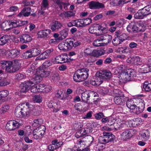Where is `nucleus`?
<instances>
[{"instance_id": "1", "label": "nucleus", "mask_w": 151, "mask_h": 151, "mask_svg": "<svg viewBox=\"0 0 151 151\" xmlns=\"http://www.w3.org/2000/svg\"><path fill=\"white\" fill-rule=\"evenodd\" d=\"M1 68L4 69L6 72L12 73L18 70L21 67V64L17 60L13 61H1L0 62Z\"/></svg>"}, {"instance_id": "2", "label": "nucleus", "mask_w": 151, "mask_h": 151, "mask_svg": "<svg viewBox=\"0 0 151 151\" xmlns=\"http://www.w3.org/2000/svg\"><path fill=\"white\" fill-rule=\"evenodd\" d=\"M28 103H22L19 104L16 108L15 114L18 118H28L30 115V110Z\"/></svg>"}, {"instance_id": "3", "label": "nucleus", "mask_w": 151, "mask_h": 151, "mask_svg": "<svg viewBox=\"0 0 151 151\" xmlns=\"http://www.w3.org/2000/svg\"><path fill=\"white\" fill-rule=\"evenodd\" d=\"M106 29V26L104 23L93 24L89 27L88 30L90 33L95 34L98 36L104 33V31Z\"/></svg>"}, {"instance_id": "4", "label": "nucleus", "mask_w": 151, "mask_h": 151, "mask_svg": "<svg viewBox=\"0 0 151 151\" xmlns=\"http://www.w3.org/2000/svg\"><path fill=\"white\" fill-rule=\"evenodd\" d=\"M87 70L82 69L77 70L74 74L73 78L76 82H80L86 80L88 77Z\"/></svg>"}, {"instance_id": "5", "label": "nucleus", "mask_w": 151, "mask_h": 151, "mask_svg": "<svg viewBox=\"0 0 151 151\" xmlns=\"http://www.w3.org/2000/svg\"><path fill=\"white\" fill-rule=\"evenodd\" d=\"M114 101L118 105H121L124 102V93L119 90L115 89L113 91Z\"/></svg>"}, {"instance_id": "6", "label": "nucleus", "mask_w": 151, "mask_h": 151, "mask_svg": "<svg viewBox=\"0 0 151 151\" xmlns=\"http://www.w3.org/2000/svg\"><path fill=\"white\" fill-rule=\"evenodd\" d=\"M103 136H101L99 137V143L102 144H105L111 141L114 137V135L109 132H104Z\"/></svg>"}, {"instance_id": "7", "label": "nucleus", "mask_w": 151, "mask_h": 151, "mask_svg": "<svg viewBox=\"0 0 151 151\" xmlns=\"http://www.w3.org/2000/svg\"><path fill=\"white\" fill-rule=\"evenodd\" d=\"M93 140V138L91 136H88L78 140L76 143L81 147H84L85 146H88L91 145Z\"/></svg>"}, {"instance_id": "8", "label": "nucleus", "mask_w": 151, "mask_h": 151, "mask_svg": "<svg viewBox=\"0 0 151 151\" xmlns=\"http://www.w3.org/2000/svg\"><path fill=\"white\" fill-rule=\"evenodd\" d=\"M45 130V128L44 125L40 126L34 130L33 133L34 138L36 140L41 138Z\"/></svg>"}, {"instance_id": "9", "label": "nucleus", "mask_w": 151, "mask_h": 151, "mask_svg": "<svg viewBox=\"0 0 151 151\" xmlns=\"http://www.w3.org/2000/svg\"><path fill=\"white\" fill-rule=\"evenodd\" d=\"M137 131L135 129H130L123 132L121 134V139L125 141L131 138L134 134H136Z\"/></svg>"}, {"instance_id": "10", "label": "nucleus", "mask_w": 151, "mask_h": 151, "mask_svg": "<svg viewBox=\"0 0 151 151\" xmlns=\"http://www.w3.org/2000/svg\"><path fill=\"white\" fill-rule=\"evenodd\" d=\"M19 122L15 120L9 121L6 125V129L7 130L12 131L18 128L21 125Z\"/></svg>"}, {"instance_id": "11", "label": "nucleus", "mask_w": 151, "mask_h": 151, "mask_svg": "<svg viewBox=\"0 0 151 151\" xmlns=\"http://www.w3.org/2000/svg\"><path fill=\"white\" fill-rule=\"evenodd\" d=\"M134 100L131 99L128 100L127 102V105L128 108L131 110V111L134 113L138 114L140 113L141 111L139 110L137 111L138 107L134 104Z\"/></svg>"}, {"instance_id": "12", "label": "nucleus", "mask_w": 151, "mask_h": 151, "mask_svg": "<svg viewBox=\"0 0 151 151\" xmlns=\"http://www.w3.org/2000/svg\"><path fill=\"white\" fill-rule=\"evenodd\" d=\"M81 98L82 101H88L91 96L96 97L98 96L97 93L93 91H86L81 93Z\"/></svg>"}, {"instance_id": "13", "label": "nucleus", "mask_w": 151, "mask_h": 151, "mask_svg": "<svg viewBox=\"0 0 151 151\" xmlns=\"http://www.w3.org/2000/svg\"><path fill=\"white\" fill-rule=\"evenodd\" d=\"M88 108V104L85 102L77 103L74 106L75 110L80 112L86 111Z\"/></svg>"}, {"instance_id": "14", "label": "nucleus", "mask_w": 151, "mask_h": 151, "mask_svg": "<svg viewBox=\"0 0 151 151\" xmlns=\"http://www.w3.org/2000/svg\"><path fill=\"white\" fill-rule=\"evenodd\" d=\"M63 144L62 142H58L57 139H55L52 142V144L48 147V150L56 149L60 147Z\"/></svg>"}, {"instance_id": "15", "label": "nucleus", "mask_w": 151, "mask_h": 151, "mask_svg": "<svg viewBox=\"0 0 151 151\" xmlns=\"http://www.w3.org/2000/svg\"><path fill=\"white\" fill-rule=\"evenodd\" d=\"M99 74L100 76L104 80L110 79L112 77V74L111 72L108 70H105L101 71Z\"/></svg>"}, {"instance_id": "16", "label": "nucleus", "mask_w": 151, "mask_h": 151, "mask_svg": "<svg viewBox=\"0 0 151 151\" xmlns=\"http://www.w3.org/2000/svg\"><path fill=\"white\" fill-rule=\"evenodd\" d=\"M104 80L99 74V76H96L95 78L91 80L90 83L93 85L99 86L103 83Z\"/></svg>"}, {"instance_id": "17", "label": "nucleus", "mask_w": 151, "mask_h": 151, "mask_svg": "<svg viewBox=\"0 0 151 151\" xmlns=\"http://www.w3.org/2000/svg\"><path fill=\"white\" fill-rule=\"evenodd\" d=\"M38 74L40 75L42 78L48 76L50 74V72L47 71L42 66L40 67L37 69Z\"/></svg>"}, {"instance_id": "18", "label": "nucleus", "mask_w": 151, "mask_h": 151, "mask_svg": "<svg viewBox=\"0 0 151 151\" xmlns=\"http://www.w3.org/2000/svg\"><path fill=\"white\" fill-rule=\"evenodd\" d=\"M28 23L27 21H22L19 20H15L12 21L9 24L12 27H18L22 26L27 24Z\"/></svg>"}, {"instance_id": "19", "label": "nucleus", "mask_w": 151, "mask_h": 151, "mask_svg": "<svg viewBox=\"0 0 151 151\" xmlns=\"http://www.w3.org/2000/svg\"><path fill=\"white\" fill-rule=\"evenodd\" d=\"M51 32V30L48 29L40 31L37 33V37L40 38H44L50 34Z\"/></svg>"}, {"instance_id": "20", "label": "nucleus", "mask_w": 151, "mask_h": 151, "mask_svg": "<svg viewBox=\"0 0 151 151\" xmlns=\"http://www.w3.org/2000/svg\"><path fill=\"white\" fill-rule=\"evenodd\" d=\"M89 8L91 9H99L104 7V5L102 3L93 1L89 2Z\"/></svg>"}, {"instance_id": "21", "label": "nucleus", "mask_w": 151, "mask_h": 151, "mask_svg": "<svg viewBox=\"0 0 151 151\" xmlns=\"http://www.w3.org/2000/svg\"><path fill=\"white\" fill-rule=\"evenodd\" d=\"M31 9L29 7L24 8L18 14L19 17H28L31 14Z\"/></svg>"}, {"instance_id": "22", "label": "nucleus", "mask_w": 151, "mask_h": 151, "mask_svg": "<svg viewBox=\"0 0 151 151\" xmlns=\"http://www.w3.org/2000/svg\"><path fill=\"white\" fill-rule=\"evenodd\" d=\"M31 84V81L24 82L21 84V89L20 90L21 93H25L27 92L30 89L29 85Z\"/></svg>"}, {"instance_id": "23", "label": "nucleus", "mask_w": 151, "mask_h": 151, "mask_svg": "<svg viewBox=\"0 0 151 151\" xmlns=\"http://www.w3.org/2000/svg\"><path fill=\"white\" fill-rule=\"evenodd\" d=\"M119 78V81L121 83H125L127 81H130V79L129 78L127 72L121 73Z\"/></svg>"}, {"instance_id": "24", "label": "nucleus", "mask_w": 151, "mask_h": 151, "mask_svg": "<svg viewBox=\"0 0 151 151\" xmlns=\"http://www.w3.org/2000/svg\"><path fill=\"white\" fill-rule=\"evenodd\" d=\"M67 55L58 56L55 58V61L58 63H63L68 61Z\"/></svg>"}, {"instance_id": "25", "label": "nucleus", "mask_w": 151, "mask_h": 151, "mask_svg": "<svg viewBox=\"0 0 151 151\" xmlns=\"http://www.w3.org/2000/svg\"><path fill=\"white\" fill-rule=\"evenodd\" d=\"M146 16L143 8L139 10L134 16V17L136 19H142L144 17Z\"/></svg>"}, {"instance_id": "26", "label": "nucleus", "mask_w": 151, "mask_h": 151, "mask_svg": "<svg viewBox=\"0 0 151 151\" xmlns=\"http://www.w3.org/2000/svg\"><path fill=\"white\" fill-rule=\"evenodd\" d=\"M53 51L52 49H48L42 53L37 58L39 59L43 60L47 58L50 53Z\"/></svg>"}, {"instance_id": "27", "label": "nucleus", "mask_w": 151, "mask_h": 151, "mask_svg": "<svg viewBox=\"0 0 151 151\" xmlns=\"http://www.w3.org/2000/svg\"><path fill=\"white\" fill-rule=\"evenodd\" d=\"M104 46L108 44L112 40V37L109 35H106L101 37Z\"/></svg>"}, {"instance_id": "28", "label": "nucleus", "mask_w": 151, "mask_h": 151, "mask_svg": "<svg viewBox=\"0 0 151 151\" xmlns=\"http://www.w3.org/2000/svg\"><path fill=\"white\" fill-rule=\"evenodd\" d=\"M76 12L74 11H69L64 12L61 13L60 16L63 18H69L75 16Z\"/></svg>"}, {"instance_id": "29", "label": "nucleus", "mask_w": 151, "mask_h": 151, "mask_svg": "<svg viewBox=\"0 0 151 151\" xmlns=\"http://www.w3.org/2000/svg\"><path fill=\"white\" fill-rule=\"evenodd\" d=\"M127 29L129 32H136L138 31V28L134 22H132L127 26Z\"/></svg>"}, {"instance_id": "30", "label": "nucleus", "mask_w": 151, "mask_h": 151, "mask_svg": "<svg viewBox=\"0 0 151 151\" xmlns=\"http://www.w3.org/2000/svg\"><path fill=\"white\" fill-rule=\"evenodd\" d=\"M92 51V47L90 46H88L83 51L81 52V55L82 56H87L88 55L91 56Z\"/></svg>"}, {"instance_id": "31", "label": "nucleus", "mask_w": 151, "mask_h": 151, "mask_svg": "<svg viewBox=\"0 0 151 151\" xmlns=\"http://www.w3.org/2000/svg\"><path fill=\"white\" fill-rule=\"evenodd\" d=\"M62 26V24L60 22L55 21L53 22L51 24V29L53 31L58 29L61 27Z\"/></svg>"}, {"instance_id": "32", "label": "nucleus", "mask_w": 151, "mask_h": 151, "mask_svg": "<svg viewBox=\"0 0 151 151\" xmlns=\"http://www.w3.org/2000/svg\"><path fill=\"white\" fill-rule=\"evenodd\" d=\"M122 35L119 36L117 35V37L115 38L112 41L113 44L115 46L117 45L120 44L121 42L124 40V39L122 38Z\"/></svg>"}, {"instance_id": "33", "label": "nucleus", "mask_w": 151, "mask_h": 151, "mask_svg": "<svg viewBox=\"0 0 151 151\" xmlns=\"http://www.w3.org/2000/svg\"><path fill=\"white\" fill-rule=\"evenodd\" d=\"M134 101H136V103L138 105V110H139L140 108L143 109L145 107V103L144 100L140 98H137L136 99H134Z\"/></svg>"}, {"instance_id": "34", "label": "nucleus", "mask_w": 151, "mask_h": 151, "mask_svg": "<svg viewBox=\"0 0 151 151\" xmlns=\"http://www.w3.org/2000/svg\"><path fill=\"white\" fill-rule=\"evenodd\" d=\"M60 36L58 39V40H62L65 39L68 35V30L66 29H64L60 32Z\"/></svg>"}, {"instance_id": "35", "label": "nucleus", "mask_w": 151, "mask_h": 151, "mask_svg": "<svg viewBox=\"0 0 151 151\" xmlns=\"http://www.w3.org/2000/svg\"><path fill=\"white\" fill-rule=\"evenodd\" d=\"M150 65H145L142 67L141 68H140V72L142 73H148L150 71Z\"/></svg>"}, {"instance_id": "36", "label": "nucleus", "mask_w": 151, "mask_h": 151, "mask_svg": "<svg viewBox=\"0 0 151 151\" xmlns=\"http://www.w3.org/2000/svg\"><path fill=\"white\" fill-rule=\"evenodd\" d=\"M125 68V65H121L119 66L116 69V70L114 72L115 74L116 75L118 73L120 74L121 73L124 72Z\"/></svg>"}, {"instance_id": "37", "label": "nucleus", "mask_w": 151, "mask_h": 151, "mask_svg": "<svg viewBox=\"0 0 151 151\" xmlns=\"http://www.w3.org/2000/svg\"><path fill=\"white\" fill-rule=\"evenodd\" d=\"M127 70L129 78L130 79V81L132 80L133 78L134 77L136 76L135 71L134 70L131 69H128Z\"/></svg>"}, {"instance_id": "38", "label": "nucleus", "mask_w": 151, "mask_h": 151, "mask_svg": "<svg viewBox=\"0 0 151 151\" xmlns=\"http://www.w3.org/2000/svg\"><path fill=\"white\" fill-rule=\"evenodd\" d=\"M68 49H70L73 47V39H66L64 41Z\"/></svg>"}, {"instance_id": "39", "label": "nucleus", "mask_w": 151, "mask_h": 151, "mask_svg": "<svg viewBox=\"0 0 151 151\" xmlns=\"http://www.w3.org/2000/svg\"><path fill=\"white\" fill-rule=\"evenodd\" d=\"M140 134L144 140H147L149 138V133L148 131L143 130Z\"/></svg>"}, {"instance_id": "40", "label": "nucleus", "mask_w": 151, "mask_h": 151, "mask_svg": "<svg viewBox=\"0 0 151 151\" xmlns=\"http://www.w3.org/2000/svg\"><path fill=\"white\" fill-rule=\"evenodd\" d=\"M9 39L8 35H5L0 38V45H3L6 44Z\"/></svg>"}, {"instance_id": "41", "label": "nucleus", "mask_w": 151, "mask_h": 151, "mask_svg": "<svg viewBox=\"0 0 151 151\" xmlns=\"http://www.w3.org/2000/svg\"><path fill=\"white\" fill-rule=\"evenodd\" d=\"M101 39V37H99L97 39L95 40L93 42V45L95 47H99L101 46H104L103 43Z\"/></svg>"}, {"instance_id": "42", "label": "nucleus", "mask_w": 151, "mask_h": 151, "mask_svg": "<svg viewBox=\"0 0 151 151\" xmlns=\"http://www.w3.org/2000/svg\"><path fill=\"white\" fill-rule=\"evenodd\" d=\"M143 88L145 91L149 92L151 91V82H145L143 85Z\"/></svg>"}, {"instance_id": "43", "label": "nucleus", "mask_w": 151, "mask_h": 151, "mask_svg": "<svg viewBox=\"0 0 151 151\" xmlns=\"http://www.w3.org/2000/svg\"><path fill=\"white\" fill-rule=\"evenodd\" d=\"M9 56H12L14 57H15L17 55H19L20 51L17 49H12L10 50L7 52Z\"/></svg>"}, {"instance_id": "44", "label": "nucleus", "mask_w": 151, "mask_h": 151, "mask_svg": "<svg viewBox=\"0 0 151 151\" xmlns=\"http://www.w3.org/2000/svg\"><path fill=\"white\" fill-rule=\"evenodd\" d=\"M58 48L60 50L66 51L68 50L64 41L60 43L58 45Z\"/></svg>"}, {"instance_id": "45", "label": "nucleus", "mask_w": 151, "mask_h": 151, "mask_svg": "<svg viewBox=\"0 0 151 151\" xmlns=\"http://www.w3.org/2000/svg\"><path fill=\"white\" fill-rule=\"evenodd\" d=\"M114 119L111 116L106 117L103 118L101 120V122L103 123L113 122H114Z\"/></svg>"}, {"instance_id": "46", "label": "nucleus", "mask_w": 151, "mask_h": 151, "mask_svg": "<svg viewBox=\"0 0 151 151\" xmlns=\"http://www.w3.org/2000/svg\"><path fill=\"white\" fill-rule=\"evenodd\" d=\"M42 78L40 75L38 74L37 71V70L36 74L33 79V81L35 82V83H38L42 81Z\"/></svg>"}, {"instance_id": "47", "label": "nucleus", "mask_w": 151, "mask_h": 151, "mask_svg": "<svg viewBox=\"0 0 151 151\" xmlns=\"http://www.w3.org/2000/svg\"><path fill=\"white\" fill-rule=\"evenodd\" d=\"M22 56L25 58H30L33 57L31 49L28 50L23 53Z\"/></svg>"}, {"instance_id": "48", "label": "nucleus", "mask_w": 151, "mask_h": 151, "mask_svg": "<svg viewBox=\"0 0 151 151\" xmlns=\"http://www.w3.org/2000/svg\"><path fill=\"white\" fill-rule=\"evenodd\" d=\"M0 76V86H5L9 84V81L8 80H4V78Z\"/></svg>"}, {"instance_id": "49", "label": "nucleus", "mask_w": 151, "mask_h": 151, "mask_svg": "<svg viewBox=\"0 0 151 151\" xmlns=\"http://www.w3.org/2000/svg\"><path fill=\"white\" fill-rule=\"evenodd\" d=\"M114 5H117L120 4H124L130 1V0H114Z\"/></svg>"}, {"instance_id": "50", "label": "nucleus", "mask_w": 151, "mask_h": 151, "mask_svg": "<svg viewBox=\"0 0 151 151\" xmlns=\"http://www.w3.org/2000/svg\"><path fill=\"white\" fill-rule=\"evenodd\" d=\"M9 109V105L7 104H4L2 105V107L0 109V113H4L6 112Z\"/></svg>"}, {"instance_id": "51", "label": "nucleus", "mask_w": 151, "mask_h": 151, "mask_svg": "<svg viewBox=\"0 0 151 151\" xmlns=\"http://www.w3.org/2000/svg\"><path fill=\"white\" fill-rule=\"evenodd\" d=\"M31 84L29 85L30 89L31 91L32 92H37V85H36L34 83L31 82Z\"/></svg>"}, {"instance_id": "52", "label": "nucleus", "mask_w": 151, "mask_h": 151, "mask_svg": "<svg viewBox=\"0 0 151 151\" xmlns=\"http://www.w3.org/2000/svg\"><path fill=\"white\" fill-rule=\"evenodd\" d=\"M146 16L151 14V5H148L143 8Z\"/></svg>"}, {"instance_id": "53", "label": "nucleus", "mask_w": 151, "mask_h": 151, "mask_svg": "<svg viewBox=\"0 0 151 151\" xmlns=\"http://www.w3.org/2000/svg\"><path fill=\"white\" fill-rule=\"evenodd\" d=\"M119 51L120 53L127 54L130 51L129 48L126 47H124L119 48Z\"/></svg>"}, {"instance_id": "54", "label": "nucleus", "mask_w": 151, "mask_h": 151, "mask_svg": "<svg viewBox=\"0 0 151 151\" xmlns=\"http://www.w3.org/2000/svg\"><path fill=\"white\" fill-rule=\"evenodd\" d=\"M32 56L33 57L36 56L40 54L41 51L38 48H34L31 49Z\"/></svg>"}, {"instance_id": "55", "label": "nucleus", "mask_w": 151, "mask_h": 151, "mask_svg": "<svg viewBox=\"0 0 151 151\" xmlns=\"http://www.w3.org/2000/svg\"><path fill=\"white\" fill-rule=\"evenodd\" d=\"M133 61L134 64L139 65L141 64L142 60L139 57H133Z\"/></svg>"}, {"instance_id": "56", "label": "nucleus", "mask_w": 151, "mask_h": 151, "mask_svg": "<svg viewBox=\"0 0 151 151\" xmlns=\"http://www.w3.org/2000/svg\"><path fill=\"white\" fill-rule=\"evenodd\" d=\"M33 101L35 103H39L42 101V97L40 95H35L33 98Z\"/></svg>"}, {"instance_id": "57", "label": "nucleus", "mask_w": 151, "mask_h": 151, "mask_svg": "<svg viewBox=\"0 0 151 151\" xmlns=\"http://www.w3.org/2000/svg\"><path fill=\"white\" fill-rule=\"evenodd\" d=\"M77 27H81L85 26L83 19H77Z\"/></svg>"}, {"instance_id": "58", "label": "nucleus", "mask_w": 151, "mask_h": 151, "mask_svg": "<svg viewBox=\"0 0 151 151\" xmlns=\"http://www.w3.org/2000/svg\"><path fill=\"white\" fill-rule=\"evenodd\" d=\"M35 64H31L29 67L28 70H27V72L30 74H32L33 71L35 70Z\"/></svg>"}, {"instance_id": "59", "label": "nucleus", "mask_w": 151, "mask_h": 151, "mask_svg": "<svg viewBox=\"0 0 151 151\" xmlns=\"http://www.w3.org/2000/svg\"><path fill=\"white\" fill-rule=\"evenodd\" d=\"M114 121H117L118 124L119 125V127L120 128L123 127L124 125V121L123 120H122L120 118H119L118 119H116V120L114 119Z\"/></svg>"}, {"instance_id": "60", "label": "nucleus", "mask_w": 151, "mask_h": 151, "mask_svg": "<svg viewBox=\"0 0 151 151\" xmlns=\"http://www.w3.org/2000/svg\"><path fill=\"white\" fill-rule=\"evenodd\" d=\"M101 144H102L100 143H99L98 144H96L95 146V147L96 148V150L97 151H99L103 150L104 147V146L101 145Z\"/></svg>"}, {"instance_id": "61", "label": "nucleus", "mask_w": 151, "mask_h": 151, "mask_svg": "<svg viewBox=\"0 0 151 151\" xmlns=\"http://www.w3.org/2000/svg\"><path fill=\"white\" fill-rule=\"evenodd\" d=\"M52 64V63L49 60H47L45 61L43 64V65L41 66H42L43 68H47Z\"/></svg>"}, {"instance_id": "62", "label": "nucleus", "mask_w": 151, "mask_h": 151, "mask_svg": "<svg viewBox=\"0 0 151 151\" xmlns=\"http://www.w3.org/2000/svg\"><path fill=\"white\" fill-rule=\"evenodd\" d=\"M43 92H49L52 89L51 86L48 85H44Z\"/></svg>"}, {"instance_id": "63", "label": "nucleus", "mask_w": 151, "mask_h": 151, "mask_svg": "<svg viewBox=\"0 0 151 151\" xmlns=\"http://www.w3.org/2000/svg\"><path fill=\"white\" fill-rule=\"evenodd\" d=\"M9 94V92L6 90H2L0 91V94L3 98L7 97Z\"/></svg>"}, {"instance_id": "64", "label": "nucleus", "mask_w": 151, "mask_h": 151, "mask_svg": "<svg viewBox=\"0 0 151 151\" xmlns=\"http://www.w3.org/2000/svg\"><path fill=\"white\" fill-rule=\"evenodd\" d=\"M42 122L41 119H36L34 120L32 126L33 127H37L41 124Z\"/></svg>"}]
</instances>
